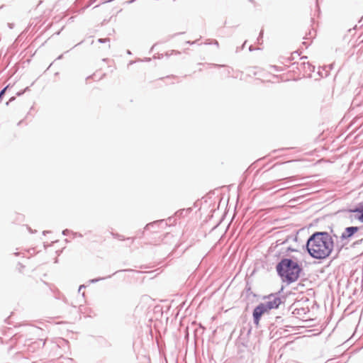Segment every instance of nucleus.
I'll list each match as a JSON object with an SVG mask.
<instances>
[{"label":"nucleus","instance_id":"f257e3e1","mask_svg":"<svg viewBox=\"0 0 363 363\" xmlns=\"http://www.w3.org/2000/svg\"><path fill=\"white\" fill-rule=\"evenodd\" d=\"M306 247L312 257L323 259L330 255L334 247V242L332 237L328 233L316 232L309 238Z\"/></svg>","mask_w":363,"mask_h":363},{"label":"nucleus","instance_id":"f03ea898","mask_svg":"<svg viewBox=\"0 0 363 363\" xmlns=\"http://www.w3.org/2000/svg\"><path fill=\"white\" fill-rule=\"evenodd\" d=\"M277 270L284 279L293 282L298 279L301 269L296 262L284 259L277 264Z\"/></svg>","mask_w":363,"mask_h":363},{"label":"nucleus","instance_id":"7ed1b4c3","mask_svg":"<svg viewBox=\"0 0 363 363\" xmlns=\"http://www.w3.org/2000/svg\"><path fill=\"white\" fill-rule=\"evenodd\" d=\"M281 298L277 296L270 295L267 298V301L263 303L268 311L272 309H277L281 304Z\"/></svg>","mask_w":363,"mask_h":363},{"label":"nucleus","instance_id":"20e7f679","mask_svg":"<svg viewBox=\"0 0 363 363\" xmlns=\"http://www.w3.org/2000/svg\"><path fill=\"white\" fill-rule=\"evenodd\" d=\"M268 310L263 304V303L258 305L253 311V318L254 322L256 325H258L259 323L260 318L262 315L268 313Z\"/></svg>","mask_w":363,"mask_h":363},{"label":"nucleus","instance_id":"39448f33","mask_svg":"<svg viewBox=\"0 0 363 363\" xmlns=\"http://www.w3.org/2000/svg\"><path fill=\"white\" fill-rule=\"evenodd\" d=\"M359 230L358 227H348L346 228L345 231L342 233L341 235L342 239H348L351 238L354 233H356Z\"/></svg>","mask_w":363,"mask_h":363},{"label":"nucleus","instance_id":"423d86ee","mask_svg":"<svg viewBox=\"0 0 363 363\" xmlns=\"http://www.w3.org/2000/svg\"><path fill=\"white\" fill-rule=\"evenodd\" d=\"M352 213H357V215L355 216V218L359 221L363 223V206H360L356 208L350 210Z\"/></svg>","mask_w":363,"mask_h":363},{"label":"nucleus","instance_id":"0eeeda50","mask_svg":"<svg viewBox=\"0 0 363 363\" xmlns=\"http://www.w3.org/2000/svg\"><path fill=\"white\" fill-rule=\"evenodd\" d=\"M5 92H0V99L1 98V96L4 94Z\"/></svg>","mask_w":363,"mask_h":363},{"label":"nucleus","instance_id":"6e6552de","mask_svg":"<svg viewBox=\"0 0 363 363\" xmlns=\"http://www.w3.org/2000/svg\"><path fill=\"white\" fill-rule=\"evenodd\" d=\"M7 89H8V86L5 87V88H4V89H2L1 91H6V90H7Z\"/></svg>","mask_w":363,"mask_h":363}]
</instances>
